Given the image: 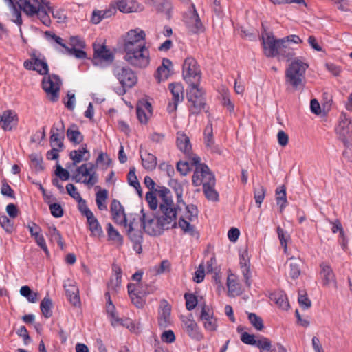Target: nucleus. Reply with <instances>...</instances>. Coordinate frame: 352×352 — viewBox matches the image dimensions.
Wrapping results in <instances>:
<instances>
[{
	"mask_svg": "<svg viewBox=\"0 0 352 352\" xmlns=\"http://www.w3.org/2000/svg\"><path fill=\"white\" fill-rule=\"evenodd\" d=\"M155 192H157L162 199V203L160 205V212L162 214L158 219L157 226L155 228L152 226L154 217L146 219L143 209L141 210L142 215L140 220L141 228L148 235L156 236L162 235L165 230L177 227L176 219L177 210L179 209V207L174 206L172 195L168 188L162 186L160 190H155Z\"/></svg>",
	"mask_w": 352,
	"mask_h": 352,
	"instance_id": "obj_1",
	"label": "nucleus"
},
{
	"mask_svg": "<svg viewBox=\"0 0 352 352\" xmlns=\"http://www.w3.org/2000/svg\"><path fill=\"white\" fill-rule=\"evenodd\" d=\"M308 64L298 58H295L285 70V82L294 89H298L305 87V72Z\"/></svg>",
	"mask_w": 352,
	"mask_h": 352,
	"instance_id": "obj_2",
	"label": "nucleus"
},
{
	"mask_svg": "<svg viewBox=\"0 0 352 352\" xmlns=\"http://www.w3.org/2000/svg\"><path fill=\"white\" fill-rule=\"evenodd\" d=\"M186 97L190 103L188 111L190 115H198L202 110L206 113L208 111V107L206 103L205 91L199 87V84L190 85L187 91Z\"/></svg>",
	"mask_w": 352,
	"mask_h": 352,
	"instance_id": "obj_3",
	"label": "nucleus"
},
{
	"mask_svg": "<svg viewBox=\"0 0 352 352\" xmlns=\"http://www.w3.org/2000/svg\"><path fill=\"white\" fill-rule=\"evenodd\" d=\"M124 53V60L133 67L145 69L150 64V52L146 45L126 51Z\"/></svg>",
	"mask_w": 352,
	"mask_h": 352,
	"instance_id": "obj_4",
	"label": "nucleus"
},
{
	"mask_svg": "<svg viewBox=\"0 0 352 352\" xmlns=\"http://www.w3.org/2000/svg\"><path fill=\"white\" fill-rule=\"evenodd\" d=\"M186 210L187 213L186 221L183 217L179 219L177 226L182 229L185 234H189L192 237L196 239L199 238V233L197 230L195 226L190 224V221H194L198 218L199 210L197 207L194 204L186 205Z\"/></svg>",
	"mask_w": 352,
	"mask_h": 352,
	"instance_id": "obj_5",
	"label": "nucleus"
},
{
	"mask_svg": "<svg viewBox=\"0 0 352 352\" xmlns=\"http://www.w3.org/2000/svg\"><path fill=\"white\" fill-rule=\"evenodd\" d=\"M184 80L190 85L200 84L201 73L197 60L192 57H187L182 65Z\"/></svg>",
	"mask_w": 352,
	"mask_h": 352,
	"instance_id": "obj_6",
	"label": "nucleus"
},
{
	"mask_svg": "<svg viewBox=\"0 0 352 352\" xmlns=\"http://www.w3.org/2000/svg\"><path fill=\"white\" fill-rule=\"evenodd\" d=\"M263 31L261 34L262 44L264 49V54L267 57H276L279 55L281 45L284 44L283 38H275L272 32H267L262 24Z\"/></svg>",
	"mask_w": 352,
	"mask_h": 352,
	"instance_id": "obj_7",
	"label": "nucleus"
},
{
	"mask_svg": "<svg viewBox=\"0 0 352 352\" xmlns=\"http://www.w3.org/2000/svg\"><path fill=\"white\" fill-rule=\"evenodd\" d=\"M145 38L146 34L144 31L138 28L130 30L122 36V49L124 52L146 45Z\"/></svg>",
	"mask_w": 352,
	"mask_h": 352,
	"instance_id": "obj_8",
	"label": "nucleus"
},
{
	"mask_svg": "<svg viewBox=\"0 0 352 352\" xmlns=\"http://www.w3.org/2000/svg\"><path fill=\"white\" fill-rule=\"evenodd\" d=\"M352 121L345 113H342L339 118V123L336 129L339 139L345 146L351 145L352 141Z\"/></svg>",
	"mask_w": 352,
	"mask_h": 352,
	"instance_id": "obj_9",
	"label": "nucleus"
},
{
	"mask_svg": "<svg viewBox=\"0 0 352 352\" xmlns=\"http://www.w3.org/2000/svg\"><path fill=\"white\" fill-rule=\"evenodd\" d=\"M114 76L119 80L120 85L131 88L138 82V76L135 72L129 67L116 65L113 69Z\"/></svg>",
	"mask_w": 352,
	"mask_h": 352,
	"instance_id": "obj_10",
	"label": "nucleus"
},
{
	"mask_svg": "<svg viewBox=\"0 0 352 352\" xmlns=\"http://www.w3.org/2000/svg\"><path fill=\"white\" fill-rule=\"evenodd\" d=\"M192 183L195 186H199L202 184L204 187V186L215 185L216 179L209 167L207 165H202L201 167L195 168Z\"/></svg>",
	"mask_w": 352,
	"mask_h": 352,
	"instance_id": "obj_11",
	"label": "nucleus"
},
{
	"mask_svg": "<svg viewBox=\"0 0 352 352\" xmlns=\"http://www.w3.org/2000/svg\"><path fill=\"white\" fill-rule=\"evenodd\" d=\"M60 83V78L57 74H50L47 79H43V89L49 95L50 101L56 102L58 100Z\"/></svg>",
	"mask_w": 352,
	"mask_h": 352,
	"instance_id": "obj_12",
	"label": "nucleus"
},
{
	"mask_svg": "<svg viewBox=\"0 0 352 352\" xmlns=\"http://www.w3.org/2000/svg\"><path fill=\"white\" fill-rule=\"evenodd\" d=\"M184 17L186 25L193 33H199L204 31V26L194 4L190 6L189 10Z\"/></svg>",
	"mask_w": 352,
	"mask_h": 352,
	"instance_id": "obj_13",
	"label": "nucleus"
},
{
	"mask_svg": "<svg viewBox=\"0 0 352 352\" xmlns=\"http://www.w3.org/2000/svg\"><path fill=\"white\" fill-rule=\"evenodd\" d=\"M127 226V236L133 243V249L136 253L141 254L142 252L143 232L141 229L135 228L133 221H131Z\"/></svg>",
	"mask_w": 352,
	"mask_h": 352,
	"instance_id": "obj_14",
	"label": "nucleus"
},
{
	"mask_svg": "<svg viewBox=\"0 0 352 352\" xmlns=\"http://www.w3.org/2000/svg\"><path fill=\"white\" fill-rule=\"evenodd\" d=\"M182 322L184 324L185 331L192 339L200 341L204 338V335L199 331L197 322L193 320L192 314H190L188 317L184 318Z\"/></svg>",
	"mask_w": 352,
	"mask_h": 352,
	"instance_id": "obj_15",
	"label": "nucleus"
},
{
	"mask_svg": "<svg viewBox=\"0 0 352 352\" xmlns=\"http://www.w3.org/2000/svg\"><path fill=\"white\" fill-rule=\"evenodd\" d=\"M18 121V116L12 110L4 111L0 115V126L4 131H12L13 128H16Z\"/></svg>",
	"mask_w": 352,
	"mask_h": 352,
	"instance_id": "obj_16",
	"label": "nucleus"
},
{
	"mask_svg": "<svg viewBox=\"0 0 352 352\" xmlns=\"http://www.w3.org/2000/svg\"><path fill=\"white\" fill-rule=\"evenodd\" d=\"M112 219L115 223L127 226V220L124 213V208L119 201L113 199L110 206Z\"/></svg>",
	"mask_w": 352,
	"mask_h": 352,
	"instance_id": "obj_17",
	"label": "nucleus"
},
{
	"mask_svg": "<svg viewBox=\"0 0 352 352\" xmlns=\"http://www.w3.org/2000/svg\"><path fill=\"white\" fill-rule=\"evenodd\" d=\"M63 287L65 290L66 296L70 303L74 307H80L81 302L79 296V290L78 287L75 285V283L67 280L64 283Z\"/></svg>",
	"mask_w": 352,
	"mask_h": 352,
	"instance_id": "obj_18",
	"label": "nucleus"
},
{
	"mask_svg": "<svg viewBox=\"0 0 352 352\" xmlns=\"http://www.w3.org/2000/svg\"><path fill=\"white\" fill-rule=\"evenodd\" d=\"M171 306L165 299L161 300L159 313L158 324L161 328H166L170 324Z\"/></svg>",
	"mask_w": 352,
	"mask_h": 352,
	"instance_id": "obj_19",
	"label": "nucleus"
},
{
	"mask_svg": "<svg viewBox=\"0 0 352 352\" xmlns=\"http://www.w3.org/2000/svg\"><path fill=\"white\" fill-rule=\"evenodd\" d=\"M153 109L151 104L146 100H140L136 107V113L138 120L141 124H147L148 116L152 115Z\"/></svg>",
	"mask_w": 352,
	"mask_h": 352,
	"instance_id": "obj_20",
	"label": "nucleus"
},
{
	"mask_svg": "<svg viewBox=\"0 0 352 352\" xmlns=\"http://www.w3.org/2000/svg\"><path fill=\"white\" fill-rule=\"evenodd\" d=\"M140 155L144 168L148 171H153L156 168L157 159L155 155L148 152L146 150L144 151L142 146L140 147Z\"/></svg>",
	"mask_w": 352,
	"mask_h": 352,
	"instance_id": "obj_21",
	"label": "nucleus"
},
{
	"mask_svg": "<svg viewBox=\"0 0 352 352\" xmlns=\"http://www.w3.org/2000/svg\"><path fill=\"white\" fill-rule=\"evenodd\" d=\"M128 294L133 304L138 309L142 308L146 304L145 298L146 297V293L144 292H135L134 283H129L127 285Z\"/></svg>",
	"mask_w": 352,
	"mask_h": 352,
	"instance_id": "obj_22",
	"label": "nucleus"
},
{
	"mask_svg": "<svg viewBox=\"0 0 352 352\" xmlns=\"http://www.w3.org/2000/svg\"><path fill=\"white\" fill-rule=\"evenodd\" d=\"M204 136H205V144L206 146L210 150L212 153H216L218 154H221V151L220 148L215 145L214 138H213V129H212V123L209 122L204 129Z\"/></svg>",
	"mask_w": 352,
	"mask_h": 352,
	"instance_id": "obj_23",
	"label": "nucleus"
},
{
	"mask_svg": "<svg viewBox=\"0 0 352 352\" xmlns=\"http://www.w3.org/2000/svg\"><path fill=\"white\" fill-rule=\"evenodd\" d=\"M41 3H39L38 0H19L17 1V7L19 10H21L25 14L28 16H34L36 14L37 10V8L39 7Z\"/></svg>",
	"mask_w": 352,
	"mask_h": 352,
	"instance_id": "obj_24",
	"label": "nucleus"
},
{
	"mask_svg": "<svg viewBox=\"0 0 352 352\" xmlns=\"http://www.w3.org/2000/svg\"><path fill=\"white\" fill-rule=\"evenodd\" d=\"M94 59H100L108 63H112L114 60V54L107 48L104 45L96 47L94 45Z\"/></svg>",
	"mask_w": 352,
	"mask_h": 352,
	"instance_id": "obj_25",
	"label": "nucleus"
},
{
	"mask_svg": "<svg viewBox=\"0 0 352 352\" xmlns=\"http://www.w3.org/2000/svg\"><path fill=\"white\" fill-rule=\"evenodd\" d=\"M168 89L173 95L174 109H177L179 102L184 100V87L179 82H171L168 85Z\"/></svg>",
	"mask_w": 352,
	"mask_h": 352,
	"instance_id": "obj_26",
	"label": "nucleus"
},
{
	"mask_svg": "<svg viewBox=\"0 0 352 352\" xmlns=\"http://www.w3.org/2000/svg\"><path fill=\"white\" fill-rule=\"evenodd\" d=\"M146 3L155 8L158 12H165L170 15L171 5L168 0H146Z\"/></svg>",
	"mask_w": 352,
	"mask_h": 352,
	"instance_id": "obj_27",
	"label": "nucleus"
},
{
	"mask_svg": "<svg viewBox=\"0 0 352 352\" xmlns=\"http://www.w3.org/2000/svg\"><path fill=\"white\" fill-rule=\"evenodd\" d=\"M270 300L276 304L278 307L283 310H287L289 307V303L287 295L283 292L272 293L270 295Z\"/></svg>",
	"mask_w": 352,
	"mask_h": 352,
	"instance_id": "obj_28",
	"label": "nucleus"
},
{
	"mask_svg": "<svg viewBox=\"0 0 352 352\" xmlns=\"http://www.w3.org/2000/svg\"><path fill=\"white\" fill-rule=\"evenodd\" d=\"M67 137L68 140L74 144H79L84 140V136L78 130L76 124H72L67 130Z\"/></svg>",
	"mask_w": 352,
	"mask_h": 352,
	"instance_id": "obj_29",
	"label": "nucleus"
},
{
	"mask_svg": "<svg viewBox=\"0 0 352 352\" xmlns=\"http://www.w3.org/2000/svg\"><path fill=\"white\" fill-rule=\"evenodd\" d=\"M116 8L122 12L129 13L136 12L138 2L135 0H118Z\"/></svg>",
	"mask_w": 352,
	"mask_h": 352,
	"instance_id": "obj_30",
	"label": "nucleus"
},
{
	"mask_svg": "<svg viewBox=\"0 0 352 352\" xmlns=\"http://www.w3.org/2000/svg\"><path fill=\"white\" fill-rule=\"evenodd\" d=\"M240 266L242 273L245 279V283L247 287H250L251 285L250 279V260L245 257V254H240Z\"/></svg>",
	"mask_w": 352,
	"mask_h": 352,
	"instance_id": "obj_31",
	"label": "nucleus"
},
{
	"mask_svg": "<svg viewBox=\"0 0 352 352\" xmlns=\"http://www.w3.org/2000/svg\"><path fill=\"white\" fill-rule=\"evenodd\" d=\"M89 153L87 144H82L78 150H73L69 153V158L73 161V165L81 162L83 160V157Z\"/></svg>",
	"mask_w": 352,
	"mask_h": 352,
	"instance_id": "obj_32",
	"label": "nucleus"
},
{
	"mask_svg": "<svg viewBox=\"0 0 352 352\" xmlns=\"http://www.w3.org/2000/svg\"><path fill=\"white\" fill-rule=\"evenodd\" d=\"M276 200L277 205L280 206V212H282L287 204L286 187L282 185L276 189Z\"/></svg>",
	"mask_w": 352,
	"mask_h": 352,
	"instance_id": "obj_33",
	"label": "nucleus"
},
{
	"mask_svg": "<svg viewBox=\"0 0 352 352\" xmlns=\"http://www.w3.org/2000/svg\"><path fill=\"white\" fill-rule=\"evenodd\" d=\"M89 229L94 236H100L103 232L98 219L94 217V214L87 218Z\"/></svg>",
	"mask_w": 352,
	"mask_h": 352,
	"instance_id": "obj_34",
	"label": "nucleus"
},
{
	"mask_svg": "<svg viewBox=\"0 0 352 352\" xmlns=\"http://www.w3.org/2000/svg\"><path fill=\"white\" fill-rule=\"evenodd\" d=\"M32 59L34 60V71L41 75H47L49 73L47 63L44 59L38 58L35 54H32Z\"/></svg>",
	"mask_w": 352,
	"mask_h": 352,
	"instance_id": "obj_35",
	"label": "nucleus"
},
{
	"mask_svg": "<svg viewBox=\"0 0 352 352\" xmlns=\"http://www.w3.org/2000/svg\"><path fill=\"white\" fill-rule=\"evenodd\" d=\"M177 146L181 151L185 153L190 152L191 150L190 139L184 133H178V136L177 138Z\"/></svg>",
	"mask_w": 352,
	"mask_h": 352,
	"instance_id": "obj_36",
	"label": "nucleus"
},
{
	"mask_svg": "<svg viewBox=\"0 0 352 352\" xmlns=\"http://www.w3.org/2000/svg\"><path fill=\"white\" fill-rule=\"evenodd\" d=\"M53 303L48 294L44 297L40 304L41 311L45 318H49L52 316Z\"/></svg>",
	"mask_w": 352,
	"mask_h": 352,
	"instance_id": "obj_37",
	"label": "nucleus"
},
{
	"mask_svg": "<svg viewBox=\"0 0 352 352\" xmlns=\"http://www.w3.org/2000/svg\"><path fill=\"white\" fill-rule=\"evenodd\" d=\"M321 267V276L323 281V284L324 285H329L331 281L334 279V274L333 272L332 269L328 265L324 263H322L320 265Z\"/></svg>",
	"mask_w": 352,
	"mask_h": 352,
	"instance_id": "obj_38",
	"label": "nucleus"
},
{
	"mask_svg": "<svg viewBox=\"0 0 352 352\" xmlns=\"http://www.w3.org/2000/svg\"><path fill=\"white\" fill-rule=\"evenodd\" d=\"M19 292L20 294L26 298L30 302L36 303L38 300V293L33 292L28 285L22 286Z\"/></svg>",
	"mask_w": 352,
	"mask_h": 352,
	"instance_id": "obj_39",
	"label": "nucleus"
},
{
	"mask_svg": "<svg viewBox=\"0 0 352 352\" xmlns=\"http://www.w3.org/2000/svg\"><path fill=\"white\" fill-rule=\"evenodd\" d=\"M227 286L228 288V292L231 293L232 295L239 296L242 294L241 285L230 276L228 277Z\"/></svg>",
	"mask_w": 352,
	"mask_h": 352,
	"instance_id": "obj_40",
	"label": "nucleus"
},
{
	"mask_svg": "<svg viewBox=\"0 0 352 352\" xmlns=\"http://www.w3.org/2000/svg\"><path fill=\"white\" fill-rule=\"evenodd\" d=\"M215 185L204 186L203 188L204 193L207 199L212 201H219V193L214 189Z\"/></svg>",
	"mask_w": 352,
	"mask_h": 352,
	"instance_id": "obj_41",
	"label": "nucleus"
},
{
	"mask_svg": "<svg viewBox=\"0 0 352 352\" xmlns=\"http://www.w3.org/2000/svg\"><path fill=\"white\" fill-rule=\"evenodd\" d=\"M265 194L266 188L263 186L259 185L258 187L254 188V198L258 207H261V205L265 199Z\"/></svg>",
	"mask_w": 352,
	"mask_h": 352,
	"instance_id": "obj_42",
	"label": "nucleus"
},
{
	"mask_svg": "<svg viewBox=\"0 0 352 352\" xmlns=\"http://www.w3.org/2000/svg\"><path fill=\"white\" fill-rule=\"evenodd\" d=\"M107 234L110 240L116 241L120 244L123 243V236L116 230L111 223L107 224Z\"/></svg>",
	"mask_w": 352,
	"mask_h": 352,
	"instance_id": "obj_43",
	"label": "nucleus"
},
{
	"mask_svg": "<svg viewBox=\"0 0 352 352\" xmlns=\"http://www.w3.org/2000/svg\"><path fill=\"white\" fill-rule=\"evenodd\" d=\"M248 320L252 326L258 331H262L264 328L263 319L254 313L248 314Z\"/></svg>",
	"mask_w": 352,
	"mask_h": 352,
	"instance_id": "obj_44",
	"label": "nucleus"
},
{
	"mask_svg": "<svg viewBox=\"0 0 352 352\" xmlns=\"http://www.w3.org/2000/svg\"><path fill=\"white\" fill-rule=\"evenodd\" d=\"M32 164L36 172H41L44 170L45 166L43 165V157L40 155L32 154L30 156Z\"/></svg>",
	"mask_w": 352,
	"mask_h": 352,
	"instance_id": "obj_45",
	"label": "nucleus"
},
{
	"mask_svg": "<svg viewBox=\"0 0 352 352\" xmlns=\"http://www.w3.org/2000/svg\"><path fill=\"white\" fill-rule=\"evenodd\" d=\"M37 10L38 12H36V14H37L41 21L47 26L50 25L51 20L47 12L48 11L42 6L41 3L39 7L37 8Z\"/></svg>",
	"mask_w": 352,
	"mask_h": 352,
	"instance_id": "obj_46",
	"label": "nucleus"
},
{
	"mask_svg": "<svg viewBox=\"0 0 352 352\" xmlns=\"http://www.w3.org/2000/svg\"><path fill=\"white\" fill-rule=\"evenodd\" d=\"M186 300V307L188 311L193 310L198 304L197 297L192 293H186L184 294Z\"/></svg>",
	"mask_w": 352,
	"mask_h": 352,
	"instance_id": "obj_47",
	"label": "nucleus"
},
{
	"mask_svg": "<svg viewBox=\"0 0 352 352\" xmlns=\"http://www.w3.org/2000/svg\"><path fill=\"white\" fill-rule=\"evenodd\" d=\"M283 39L285 40V42L284 44L281 45L280 46L278 56L287 58L288 60H289L295 55V52L294 49L290 47L289 45L287 44L286 38Z\"/></svg>",
	"mask_w": 352,
	"mask_h": 352,
	"instance_id": "obj_48",
	"label": "nucleus"
},
{
	"mask_svg": "<svg viewBox=\"0 0 352 352\" xmlns=\"http://www.w3.org/2000/svg\"><path fill=\"white\" fill-rule=\"evenodd\" d=\"M64 135L58 136L57 133L51 134L50 138V146L52 147H56L60 149H63L64 148Z\"/></svg>",
	"mask_w": 352,
	"mask_h": 352,
	"instance_id": "obj_49",
	"label": "nucleus"
},
{
	"mask_svg": "<svg viewBox=\"0 0 352 352\" xmlns=\"http://www.w3.org/2000/svg\"><path fill=\"white\" fill-rule=\"evenodd\" d=\"M0 225L8 233L12 232L14 230V223L6 215L0 217Z\"/></svg>",
	"mask_w": 352,
	"mask_h": 352,
	"instance_id": "obj_50",
	"label": "nucleus"
},
{
	"mask_svg": "<svg viewBox=\"0 0 352 352\" xmlns=\"http://www.w3.org/2000/svg\"><path fill=\"white\" fill-rule=\"evenodd\" d=\"M276 230L280 245L283 247L285 252H286L287 241L290 239V236L280 226L277 227Z\"/></svg>",
	"mask_w": 352,
	"mask_h": 352,
	"instance_id": "obj_51",
	"label": "nucleus"
},
{
	"mask_svg": "<svg viewBox=\"0 0 352 352\" xmlns=\"http://www.w3.org/2000/svg\"><path fill=\"white\" fill-rule=\"evenodd\" d=\"M49 208L52 215L56 218L62 217L64 214V210L61 205L58 203H53L49 205Z\"/></svg>",
	"mask_w": 352,
	"mask_h": 352,
	"instance_id": "obj_52",
	"label": "nucleus"
},
{
	"mask_svg": "<svg viewBox=\"0 0 352 352\" xmlns=\"http://www.w3.org/2000/svg\"><path fill=\"white\" fill-rule=\"evenodd\" d=\"M45 36L49 41H53L61 47H63V48H65V50L67 49V46L63 43V39L61 37L57 36L54 32L50 31H46L45 32Z\"/></svg>",
	"mask_w": 352,
	"mask_h": 352,
	"instance_id": "obj_53",
	"label": "nucleus"
},
{
	"mask_svg": "<svg viewBox=\"0 0 352 352\" xmlns=\"http://www.w3.org/2000/svg\"><path fill=\"white\" fill-rule=\"evenodd\" d=\"M206 330L209 331H215L217 329V320L214 317H210L209 318L201 320Z\"/></svg>",
	"mask_w": 352,
	"mask_h": 352,
	"instance_id": "obj_54",
	"label": "nucleus"
},
{
	"mask_svg": "<svg viewBox=\"0 0 352 352\" xmlns=\"http://www.w3.org/2000/svg\"><path fill=\"white\" fill-rule=\"evenodd\" d=\"M146 200L152 210H155L157 208L158 201L153 191H149L146 194Z\"/></svg>",
	"mask_w": 352,
	"mask_h": 352,
	"instance_id": "obj_55",
	"label": "nucleus"
},
{
	"mask_svg": "<svg viewBox=\"0 0 352 352\" xmlns=\"http://www.w3.org/2000/svg\"><path fill=\"white\" fill-rule=\"evenodd\" d=\"M298 301L300 305V306L303 309H307L311 306V302L309 300V298L307 297V293L305 292V293L302 294L299 292L298 293Z\"/></svg>",
	"mask_w": 352,
	"mask_h": 352,
	"instance_id": "obj_56",
	"label": "nucleus"
},
{
	"mask_svg": "<svg viewBox=\"0 0 352 352\" xmlns=\"http://www.w3.org/2000/svg\"><path fill=\"white\" fill-rule=\"evenodd\" d=\"M128 183L131 186L140 188V182L135 175V168L132 167L130 168L127 175Z\"/></svg>",
	"mask_w": 352,
	"mask_h": 352,
	"instance_id": "obj_57",
	"label": "nucleus"
},
{
	"mask_svg": "<svg viewBox=\"0 0 352 352\" xmlns=\"http://www.w3.org/2000/svg\"><path fill=\"white\" fill-rule=\"evenodd\" d=\"M170 69H165L164 67H159L155 72V77L157 79L158 82L164 81L169 76Z\"/></svg>",
	"mask_w": 352,
	"mask_h": 352,
	"instance_id": "obj_58",
	"label": "nucleus"
},
{
	"mask_svg": "<svg viewBox=\"0 0 352 352\" xmlns=\"http://www.w3.org/2000/svg\"><path fill=\"white\" fill-rule=\"evenodd\" d=\"M55 175L63 181H67L70 177L69 172L58 164L56 166Z\"/></svg>",
	"mask_w": 352,
	"mask_h": 352,
	"instance_id": "obj_59",
	"label": "nucleus"
},
{
	"mask_svg": "<svg viewBox=\"0 0 352 352\" xmlns=\"http://www.w3.org/2000/svg\"><path fill=\"white\" fill-rule=\"evenodd\" d=\"M81 49H77L76 47H69L67 46L65 50L70 55H74L76 58L83 59L87 57V53Z\"/></svg>",
	"mask_w": 352,
	"mask_h": 352,
	"instance_id": "obj_60",
	"label": "nucleus"
},
{
	"mask_svg": "<svg viewBox=\"0 0 352 352\" xmlns=\"http://www.w3.org/2000/svg\"><path fill=\"white\" fill-rule=\"evenodd\" d=\"M254 345L263 351H269L272 346L271 341L265 337H262L261 339L256 340Z\"/></svg>",
	"mask_w": 352,
	"mask_h": 352,
	"instance_id": "obj_61",
	"label": "nucleus"
},
{
	"mask_svg": "<svg viewBox=\"0 0 352 352\" xmlns=\"http://www.w3.org/2000/svg\"><path fill=\"white\" fill-rule=\"evenodd\" d=\"M176 168L183 176L186 175L190 171V166L188 162L179 161L177 163Z\"/></svg>",
	"mask_w": 352,
	"mask_h": 352,
	"instance_id": "obj_62",
	"label": "nucleus"
},
{
	"mask_svg": "<svg viewBox=\"0 0 352 352\" xmlns=\"http://www.w3.org/2000/svg\"><path fill=\"white\" fill-rule=\"evenodd\" d=\"M289 275L293 279L297 278L300 274V265L297 262H291L289 264Z\"/></svg>",
	"mask_w": 352,
	"mask_h": 352,
	"instance_id": "obj_63",
	"label": "nucleus"
},
{
	"mask_svg": "<svg viewBox=\"0 0 352 352\" xmlns=\"http://www.w3.org/2000/svg\"><path fill=\"white\" fill-rule=\"evenodd\" d=\"M241 340L249 345H254L256 344V340H255V336L253 334H250L248 332H243L241 335Z\"/></svg>",
	"mask_w": 352,
	"mask_h": 352,
	"instance_id": "obj_64",
	"label": "nucleus"
}]
</instances>
